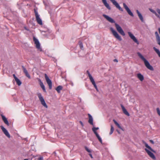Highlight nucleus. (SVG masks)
<instances>
[{
  "label": "nucleus",
  "mask_w": 160,
  "mask_h": 160,
  "mask_svg": "<svg viewBox=\"0 0 160 160\" xmlns=\"http://www.w3.org/2000/svg\"><path fill=\"white\" fill-rule=\"evenodd\" d=\"M137 54L138 57L142 60L144 62L146 67L149 69L153 71L154 69L153 67L150 65L149 62L141 54V53L138 52Z\"/></svg>",
  "instance_id": "nucleus-1"
},
{
  "label": "nucleus",
  "mask_w": 160,
  "mask_h": 160,
  "mask_svg": "<svg viewBox=\"0 0 160 160\" xmlns=\"http://www.w3.org/2000/svg\"><path fill=\"white\" fill-rule=\"evenodd\" d=\"M111 23H114L117 31L122 35L124 36L125 34L119 25L115 22V21L111 18Z\"/></svg>",
  "instance_id": "nucleus-2"
},
{
  "label": "nucleus",
  "mask_w": 160,
  "mask_h": 160,
  "mask_svg": "<svg viewBox=\"0 0 160 160\" xmlns=\"http://www.w3.org/2000/svg\"><path fill=\"white\" fill-rule=\"evenodd\" d=\"M87 73L88 75V76L91 82H92V84L93 85L94 87L96 89V91L97 92H98L99 91L98 89L97 88V87L96 84L95 82L93 77H92L91 75L90 74L89 71L88 70L87 71Z\"/></svg>",
  "instance_id": "nucleus-3"
},
{
  "label": "nucleus",
  "mask_w": 160,
  "mask_h": 160,
  "mask_svg": "<svg viewBox=\"0 0 160 160\" xmlns=\"http://www.w3.org/2000/svg\"><path fill=\"white\" fill-rule=\"evenodd\" d=\"M37 95L39 98L40 101L41 102L42 104L45 108H47L48 106L46 104L43 97L42 96L41 94L39 93L37 94Z\"/></svg>",
  "instance_id": "nucleus-4"
},
{
  "label": "nucleus",
  "mask_w": 160,
  "mask_h": 160,
  "mask_svg": "<svg viewBox=\"0 0 160 160\" xmlns=\"http://www.w3.org/2000/svg\"><path fill=\"white\" fill-rule=\"evenodd\" d=\"M34 12L37 22L39 25H42V20L40 18V16L38 14V12L35 9L34 10Z\"/></svg>",
  "instance_id": "nucleus-5"
},
{
  "label": "nucleus",
  "mask_w": 160,
  "mask_h": 160,
  "mask_svg": "<svg viewBox=\"0 0 160 160\" xmlns=\"http://www.w3.org/2000/svg\"><path fill=\"white\" fill-rule=\"evenodd\" d=\"M111 30L114 37L119 41L122 40L121 37L118 34L117 32L115 30H114L112 28H111Z\"/></svg>",
  "instance_id": "nucleus-6"
},
{
  "label": "nucleus",
  "mask_w": 160,
  "mask_h": 160,
  "mask_svg": "<svg viewBox=\"0 0 160 160\" xmlns=\"http://www.w3.org/2000/svg\"><path fill=\"white\" fill-rule=\"evenodd\" d=\"M45 77L46 82L48 85L49 89H51L52 88V82L51 80L49 79L46 74H45Z\"/></svg>",
  "instance_id": "nucleus-7"
},
{
  "label": "nucleus",
  "mask_w": 160,
  "mask_h": 160,
  "mask_svg": "<svg viewBox=\"0 0 160 160\" xmlns=\"http://www.w3.org/2000/svg\"><path fill=\"white\" fill-rule=\"evenodd\" d=\"M111 2L113 3L116 7L118 8L120 11H123V9L120 7L118 3L115 0H111Z\"/></svg>",
  "instance_id": "nucleus-8"
},
{
  "label": "nucleus",
  "mask_w": 160,
  "mask_h": 160,
  "mask_svg": "<svg viewBox=\"0 0 160 160\" xmlns=\"http://www.w3.org/2000/svg\"><path fill=\"white\" fill-rule=\"evenodd\" d=\"M149 10L152 13L154 14L157 18H160V16L159 15H160V9L158 8L156 9V11L158 14L156 12L155 10L152 9L150 8Z\"/></svg>",
  "instance_id": "nucleus-9"
},
{
  "label": "nucleus",
  "mask_w": 160,
  "mask_h": 160,
  "mask_svg": "<svg viewBox=\"0 0 160 160\" xmlns=\"http://www.w3.org/2000/svg\"><path fill=\"white\" fill-rule=\"evenodd\" d=\"M128 34L131 38L132 39L134 42L138 44H139L138 41L132 34L130 32H128Z\"/></svg>",
  "instance_id": "nucleus-10"
},
{
  "label": "nucleus",
  "mask_w": 160,
  "mask_h": 160,
  "mask_svg": "<svg viewBox=\"0 0 160 160\" xmlns=\"http://www.w3.org/2000/svg\"><path fill=\"white\" fill-rule=\"evenodd\" d=\"M123 6L125 8L126 11H127L128 14L131 16L133 17L134 15L133 13L131 11L128 6L125 3H123Z\"/></svg>",
  "instance_id": "nucleus-11"
},
{
  "label": "nucleus",
  "mask_w": 160,
  "mask_h": 160,
  "mask_svg": "<svg viewBox=\"0 0 160 160\" xmlns=\"http://www.w3.org/2000/svg\"><path fill=\"white\" fill-rule=\"evenodd\" d=\"M0 128L8 138H10V135L7 129L3 126H1Z\"/></svg>",
  "instance_id": "nucleus-12"
},
{
  "label": "nucleus",
  "mask_w": 160,
  "mask_h": 160,
  "mask_svg": "<svg viewBox=\"0 0 160 160\" xmlns=\"http://www.w3.org/2000/svg\"><path fill=\"white\" fill-rule=\"evenodd\" d=\"M33 41L36 45V47L38 49L40 50V51H41V49L40 48V44L38 40L37 39L35 38V37H34Z\"/></svg>",
  "instance_id": "nucleus-13"
},
{
  "label": "nucleus",
  "mask_w": 160,
  "mask_h": 160,
  "mask_svg": "<svg viewBox=\"0 0 160 160\" xmlns=\"http://www.w3.org/2000/svg\"><path fill=\"white\" fill-rule=\"evenodd\" d=\"M145 150L147 152V153H148V154L149 156L150 157H151L152 159H156V157L155 155L152 152L150 151L147 148H145Z\"/></svg>",
  "instance_id": "nucleus-14"
},
{
  "label": "nucleus",
  "mask_w": 160,
  "mask_h": 160,
  "mask_svg": "<svg viewBox=\"0 0 160 160\" xmlns=\"http://www.w3.org/2000/svg\"><path fill=\"white\" fill-rule=\"evenodd\" d=\"M121 106L122 108V111L124 114L128 116H129L130 114L127 111L124 106L122 104H121Z\"/></svg>",
  "instance_id": "nucleus-15"
},
{
  "label": "nucleus",
  "mask_w": 160,
  "mask_h": 160,
  "mask_svg": "<svg viewBox=\"0 0 160 160\" xmlns=\"http://www.w3.org/2000/svg\"><path fill=\"white\" fill-rule=\"evenodd\" d=\"M1 115L2 117V119L5 123L6 124L7 126H9V124L8 120L7 119V118L2 114H1Z\"/></svg>",
  "instance_id": "nucleus-16"
},
{
  "label": "nucleus",
  "mask_w": 160,
  "mask_h": 160,
  "mask_svg": "<svg viewBox=\"0 0 160 160\" xmlns=\"http://www.w3.org/2000/svg\"><path fill=\"white\" fill-rule=\"evenodd\" d=\"M1 115L2 117V119L5 123L6 124L7 126H9V124L8 120L7 119V118L2 114H1Z\"/></svg>",
  "instance_id": "nucleus-17"
},
{
  "label": "nucleus",
  "mask_w": 160,
  "mask_h": 160,
  "mask_svg": "<svg viewBox=\"0 0 160 160\" xmlns=\"http://www.w3.org/2000/svg\"><path fill=\"white\" fill-rule=\"evenodd\" d=\"M38 81L39 82L40 85V86L41 88L42 89L43 92H46V89L45 88V86H44L43 82H42L41 80L40 79H38Z\"/></svg>",
  "instance_id": "nucleus-18"
},
{
  "label": "nucleus",
  "mask_w": 160,
  "mask_h": 160,
  "mask_svg": "<svg viewBox=\"0 0 160 160\" xmlns=\"http://www.w3.org/2000/svg\"><path fill=\"white\" fill-rule=\"evenodd\" d=\"M22 68L23 69V71L25 73V74L26 76L27 77H28L29 78H31L30 76V75L29 74V73H28V72L27 70H26V68H25V67L23 66H22Z\"/></svg>",
  "instance_id": "nucleus-19"
},
{
  "label": "nucleus",
  "mask_w": 160,
  "mask_h": 160,
  "mask_svg": "<svg viewBox=\"0 0 160 160\" xmlns=\"http://www.w3.org/2000/svg\"><path fill=\"white\" fill-rule=\"evenodd\" d=\"M88 116L89 117V120H88V122L91 125H93V118L92 116L90 114H88Z\"/></svg>",
  "instance_id": "nucleus-20"
},
{
  "label": "nucleus",
  "mask_w": 160,
  "mask_h": 160,
  "mask_svg": "<svg viewBox=\"0 0 160 160\" xmlns=\"http://www.w3.org/2000/svg\"><path fill=\"white\" fill-rule=\"evenodd\" d=\"M136 12L138 15V16L139 17V19L141 21L143 22L144 21L143 17L141 13L139 12V11L138 10H136Z\"/></svg>",
  "instance_id": "nucleus-21"
},
{
  "label": "nucleus",
  "mask_w": 160,
  "mask_h": 160,
  "mask_svg": "<svg viewBox=\"0 0 160 160\" xmlns=\"http://www.w3.org/2000/svg\"><path fill=\"white\" fill-rule=\"evenodd\" d=\"M137 77L141 81H142L144 80L143 76L140 73H138Z\"/></svg>",
  "instance_id": "nucleus-22"
},
{
  "label": "nucleus",
  "mask_w": 160,
  "mask_h": 160,
  "mask_svg": "<svg viewBox=\"0 0 160 160\" xmlns=\"http://www.w3.org/2000/svg\"><path fill=\"white\" fill-rule=\"evenodd\" d=\"M113 121L115 124L120 129L122 130V131H124L122 128L120 126L119 124L117 122L115 119L113 120Z\"/></svg>",
  "instance_id": "nucleus-23"
},
{
  "label": "nucleus",
  "mask_w": 160,
  "mask_h": 160,
  "mask_svg": "<svg viewBox=\"0 0 160 160\" xmlns=\"http://www.w3.org/2000/svg\"><path fill=\"white\" fill-rule=\"evenodd\" d=\"M113 121L115 124L120 129L122 130V131H124L122 128L120 126L119 124L117 122L115 119L113 120Z\"/></svg>",
  "instance_id": "nucleus-24"
},
{
  "label": "nucleus",
  "mask_w": 160,
  "mask_h": 160,
  "mask_svg": "<svg viewBox=\"0 0 160 160\" xmlns=\"http://www.w3.org/2000/svg\"><path fill=\"white\" fill-rule=\"evenodd\" d=\"M144 143L145 144V147L147 148H148L151 151H152L154 152H155V151H154L153 149H152V148L150 146H149L147 143H146L145 142H144Z\"/></svg>",
  "instance_id": "nucleus-25"
},
{
  "label": "nucleus",
  "mask_w": 160,
  "mask_h": 160,
  "mask_svg": "<svg viewBox=\"0 0 160 160\" xmlns=\"http://www.w3.org/2000/svg\"><path fill=\"white\" fill-rule=\"evenodd\" d=\"M102 2L106 7H107L108 9H110V7H109V4L107 3L106 0H102Z\"/></svg>",
  "instance_id": "nucleus-26"
},
{
  "label": "nucleus",
  "mask_w": 160,
  "mask_h": 160,
  "mask_svg": "<svg viewBox=\"0 0 160 160\" xmlns=\"http://www.w3.org/2000/svg\"><path fill=\"white\" fill-rule=\"evenodd\" d=\"M153 49L158 54L159 57L160 58V51L159 50L156 48L155 47H153Z\"/></svg>",
  "instance_id": "nucleus-27"
},
{
  "label": "nucleus",
  "mask_w": 160,
  "mask_h": 160,
  "mask_svg": "<svg viewBox=\"0 0 160 160\" xmlns=\"http://www.w3.org/2000/svg\"><path fill=\"white\" fill-rule=\"evenodd\" d=\"M62 89V87L61 86H59L57 87L56 88V90L59 93L61 91Z\"/></svg>",
  "instance_id": "nucleus-28"
},
{
  "label": "nucleus",
  "mask_w": 160,
  "mask_h": 160,
  "mask_svg": "<svg viewBox=\"0 0 160 160\" xmlns=\"http://www.w3.org/2000/svg\"><path fill=\"white\" fill-rule=\"evenodd\" d=\"M96 137L98 139L99 141L101 142V143H102V141L101 138L99 136V135L98 134V133H95Z\"/></svg>",
  "instance_id": "nucleus-29"
},
{
  "label": "nucleus",
  "mask_w": 160,
  "mask_h": 160,
  "mask_svg": "<svg viewBox=\"0 0 160 160\" xmlns=\"http://www.w3.org/2000/svg\"><path fill=\"white\" fill-rule=\"evenodd\" d=\"M18 86H20L22 84V82L18 78H17L15 80Z\"/></svg>",
  "instance_id": "nucleus-30"
},
{
  "label": "nucleus",
  "mask_w": 160,
  "mask_h": 160,
  "mask_svg": "<svg viewBox=\"0 0 160 160\" xmlns=\"http://www.w3.org/2000/svg\"><path fill=\"white\" fill-rule=\"evenodd\" d=\"M99 129V128L98 127L95 128V127H93L92 128V130L94 133H98V132H97V130H98Z\"/></svg>",
  "instance_id": "nucleus-31"
},
{
  "label": "nucleus",
  "mask_w": 160,
  "mask_h": 160,
  "mask_svg": "<svg viewBox=\"0 0 160 160\" xmlns=\"http://www.w3.org/2000/svg\"><path fill=\"white\" fill-rule=\"evenodd\" d=\"M102 16L103 17H104L109 22H110V17H109L108 16L105 15V14H103Z\"/></svg>",
  "instance_id": "nucleus-32"
},
{
  "label": "nucleus",
  "mask_w": 160,
  "mask_h": 160,
  "mask_svg": "<svg viewBox=\"0 0 160 160\" xmlns=\"http://www.w3.org/2000/svg\"><path fill=\"white\" fill-rule=\"evenodd\" d=\"M79 45L80 48L81 49H83V45L82 42L81 41L79 42Z\"/></svg>",
  "instance_id": "nucleus-33"
},
{
  "label": "nucleus",
  "mask_w": 160,
  "mask_h": 160,
  "mask_svg": "<svg viewBox=\"0 0 160 160\" xmlns=\"http://www.w3.org/2000/svg\"><path fill=\"white\" fill-rule=\"evenodd\" d=\"M85 148L86 150L88 152L90 153L91 152V150L89 149L87 147H85Z\"/></svg>",
  "instance_id": "nucleus-34"
},
{
  "label": "nucleus",
  "mask_w": 160,
  "mask_h": 160,
  "mask_svg": "<svg viewBox=\"0 0 160 160\" xmlns=\"http://www.w3.org/2000/svg\"><path fill=\"white\" fill-rule=\"evenodd\" d=\"M155 35L156 36V39L160 38V37L159 36V34H158V33L157 32H155Z\"/></svg>",
  "instance_id": "nucleus-35"
},
{
  "label": "nucleus",
  "mask_w": 160,
  "mask_h": 160,
  "mask_svg": "<svg viewBox=\"0 0 160 160\" xmlns=\"http://www.w3.org/2000/svg\"><path fill=\"white\" fill-rule=\"evenodd\" d=\"M158 44L160 46V38L156 39Z\"/></svg>",
  "instance_id": "nucleus-36"
},
{
  "label": "nucleus",
  "mask_w": 160,
  "mask_h": 160,
  "mask_svg": "<svg viewBox=\"0 0 160 160\" xmlns=\"http://www.w3.org/2000/svg\"><path fill=\"white\" fill-rule=\"evenodd\" d=\"M114 131V128L112 126H111V134H112Z\"/></svg>",
  "instance_id": "nucleus-37"
},
{
  "label": "nucleus",
  "mask_w": 160,
  "mask_h": 160,
  "mask_svg": "<svg viewBox=\"0 0 160 160\" xmlns=\"http://www.w3.org/2000/svg\"><path fill=\"white\" fill-rule=\"evenodd\" d=\"M157 110L158 114L160 116V111L158 108H157Z\"/></svg>",
  "instance_id": "nucleus-38"
},
{
  "label": "nucleus",
  "mask_w": 160,
  "mask_h": 160,
  "mask_svg": "<svg viewBox=\"0 0 160 160\" xmlns=\"http://www.w3.org/2000/svg\"><path fill=\"white\" fill-rule=\"evenodd\" d=\"M13 77H14V79H15H15H16L17 78H18L15 75V74H13Z\"/></svg>",
  "instance_id": "nucleus-39"
},
{
  "label": "nucleus",
  "mask_w": 160,
  "mask_h": 160,
  "mask_svg": "<svg viewBox=\"0 0 160 160\" xmlns=\"http://www.w3.org/2000/svg\"><path fill=\"white\" fill-rule=\"evenodd\" d=\"M79 122L80 123V124H81V125H82V127H83L84 126V125H83V124L82 122V121H80Z\"/></svg>",
  "instance_id": "nucleus-40"
},
{
  "label": "nucleus",
  "mask_w": 160,
  "mask_h": 160,
  "mask_svg": "<svg viewBox=\"0 0 160 160\" xmlns=\"http://www.w3.org/2000/svg\"><path fill=\"white\" fill-rule=\"evenodd\" d=\"M150 142L152 144H154V142L153 141V140H150Z\"/></svg>",
  "instance_id": "nucleus-41"
},
{
  "label": "nucleus",
  "mask_w": 160,
  "mask_h": 160,
  "mask_svg": "<svg viewBox=\"0 0 160 160\" xmlns=\"http://www.w3.org/2000/svg\"><path fill=\"white\" fill-rule=\"evenodd\" d=\"M89 155L92 158H93L92 156L91 153H89Z\"/></svg>",
  "instance_id": "nucleus-42"
},
{
  "label": "nucleus",
  "mask_w": 160,
  "mask_h": 160,
  "mask_svg": "<svg viewBox=\"0 0 160 160\" xmlns=\"http://www.w3.org/2000/svg\"><path fill=\"white\" fill-rule=\"evenodd\" d=\"M113 61L114 62H118V60L117 59H114L113 60Z\"/></svg>",
  "instance_id": "nucleus-43"
},
{
  "label": "nucleus",
  "mask_w": 160,
  "mask_h": 160,
  "mask_svg": "<svg viewBox=\"0 0 160 160\" xmlns=\"http://www.w3.org/2000/svg\"><path fill=\"white\" fill-rule=\"evenodd\" d=\"M119 133V134H120V131H119V130H118V129H117L116 130Z\"/></svg>",
  "instance_id": "nucleus-44"
},
{
  "label": "nucleus",
  "mask_w": 160,
  "mask_h": 160,
  "mask_svg": "<svg viewBox=\"0 0 160 160\" xmlns=\"http://www.w3.org/2000/svg\"><path fill=\"white\" fill-rule=\"evenodd\" d=\"M158 31H159V33L160 34V28H159L158 29Z\"/></svg>",
  "instance_id": "nucleus-45"
},
{
  "label": "nucleus",
  "mask_w": 160,
  "mask_h": 160,
  "mask_svg": "<svg viewBox=\"0 0 160 160\" xmlns=\"http://www.w3.org/2000/svg\"><path fill=\"white\" fill-rule=\"evenodd\" d=\"M25 29L26 30H28L27 29V28H26V27H25Z\"/></svg>",
  "instance_id": "nucleus-46"
},
{
  "label": "nucleus",
  "mask_w": 160,
  "mask_h": 160,
  "mask_svg": "<svg viewBox=\"0 0 160 160\" xmlns=\"http://www.w3.org/2000/svg\"><path fill=\"white\" fill-rule=\"evenodd\" d=\"M24 160H28V159H25Z\"/></svg>",
  "instance_id": "nucleus-47"
}]
</instances>
